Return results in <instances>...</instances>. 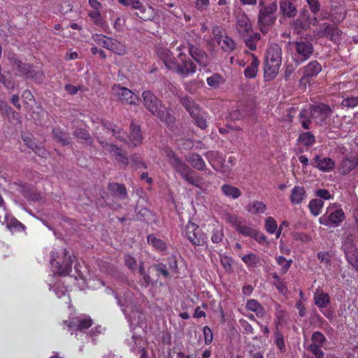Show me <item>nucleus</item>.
I'll return each instance as SVG.
<instances>
[{
	"label": "nucleus",
	"instance_id": "f257e3e1",
	"mask_svg": "<svg viewBox=\"0 0 358 358\" xmlns=\"http://www.w3.org/2000/svg\"><path fill=\"white\" fill-rule=\"evenodd\" d=\"M157 54L167 69L176 72L182 77H187L196 72V66L193 62L182 52L178 54L177 59L167 48L158 49Z\"/></svg>",
	"mask_w": 358,
	"mask_h": 358
},
{
	"label": "nucleus",
	"instance_id": "f03ea898",
	"mask_svg": "<svg viewBox=\"0 0 358 358\" xmlns=\"http://www.w3.org/2000/svg\"><path fill=\"white\" fill-rule=\"evenodd\" d=\"M117 294L115 296L117 303L127 318L131 330L135 329L137 327L138 329H143L145 317L135 303L132 294L130 292H126L122 293H122Z\"/></svg>",
	"mask_w": 358,
	"mask_h": 358
},
{
	"label": "nucleus",
	"instance_id": "7ed1b4c3",
	"mask_svg": "<svg viewBox=\"0 0 358 358\" xmlns=\"http://www.w3.org/2000/svg\"><path fill=\"white\" fill-rule=\"evenodd\" d=\"M282 62V50L278 44H271L265 57L264 75L267 80L273 79L278 73Z\"/></svg>",
	"mask_w": 358,
	"mask_h": 358
},
{
	"label": "nucleus",
	"instance_id": "20e7f679",
	"mask_svg": "<svg viewBox=\"0 0 358 358\" xmlns=\"http://www.w3.org/2000/svg\"><path fill=\"white\" fill-rule=\"evenodd\" d=\"M144 106L154 115L162 122L170 124L173 122L174 117L170 115L166 108L162 105L159 99L150 91H145L142 94Z\"/></svg>",
	"mask_w": 358,
	"mask_h": 358
},
{
	"label": "nucleus",
	"instance_id": "39448f33",
	"mask_svg": "<svg viewBox=\"0 0 358 358\" xmlns=\"http://www.w3.org/2000/svg\"><path fill=\"white\" fill-rule=\"evenodd\" d=\"M167 156L169 157V162L177 172L189 184L194 185L200 189H205L207 187L206 182L199 177L192 174V170L182 162L171 151H167Z\"/></svg>",
	"mask_w": 358,
	"mask_h": 358
},
{
	"label": "nucleus",
	"instance_id": "423d86ee",
	"mask_svg": "<svg viewBox=\"0 0 358 358\" xmlns=\"http://www.w3.org/2000/svg\"><path fill=\"white\" fill-rule=\"evenodd\" d=\"M73 258L64 248L52 251L50 264L53 271L61 275H66L71 271Z\"/></svg>",
	"mask_w": 358,
	"mask_h": 358
},
{
	"label": "nucleus",
	"instance_id": "0eeeda50",
	"mask_svg": "<svg viewBox=\"0 0 358 358\" xmlns=\"http://www.w3.org/2000/svg\"><path fill=\"white\" fill-rule=\"evenodd\" d=\"M345 217L344 211L338 204L329 203L325 213L319 218V222L328 227H337Z\"/></svg>",
	"mask_w": 358,
	"mask_h": 358
},
{
	"label": "nucleus",
	"instance_id": "6e6552de",
	"mask_svg": "<svg viewBox=\"0 0 358 358\" xmlns=\"http://www.w3.org/2000/svg\"><path fill=\"white\" fill-rule=\"evenodd\" d=\"M294 61L299 64L308 59L313 52V44L306 40H299L289 43Z\"/></svg>",
	"mask_w": 358,
	"mask_h": 358
},
{
	"label": "nucleus",
	"instance_id": "1a4fd4ad",
	"mask_svg": "<svg viewBox=\"0 0 358 358\" xmlns=\"http://www.w3.org/2000/svg\"><path fill=\"white\" fill-rule=\"evenodd\" d=\"M106 133L108 135H113L120 140L126 141L127 144L131 146H137L140 145L143 140L140 127L133 123L131 124L130 132L127 136V140L125 139V132L119 127H117L116 129L106 128Z\"/></svg>",
	"mask_w": 358,
	"mask_h": 358
},
{
	"label": "nucleus",
	"instance_id": "9d476101",
	"mask_svg": "<svg viewBox=\"0 0 358 358\" xmlns=\"http://www.w3.org/2000/svg\"><path fill=\"white\" fill-rule=\"evenodd\" d=\"M181 102L193 118L195 124L201 129H205L207 127L206 113L187 96L182 97Z\"/></svg>",
	"mask_w": 358,
	"mask_h": 358
},
{
	"label": "nucleus",
	"instance_id": "9b49d317",
	"mask_svg": "<svg viewBox=\"0 0 358 358\" xmlns=\"http://www.w3.org/2000/svg\"><path fill=\"white\" fill-rule=\"evenodd\" d=\"M94 41L99 45L102 46L119 55H124L127 52L126 45L113 38L102 34L93 35Z\"/></svg>",
	"mask_w": 358,
	"mask_h": 358
},
{
	"label": "nucleus",
	"instance_id": "f8f14e48",
	"mask_svg": "<svg viewBox=\"0 0 358 358\" xmlns=\"http://www.w3.org/2000/svg\"><path fill=\"white\" fill-rule=\"evenodd\" d=\"M276 9L277 4L275 3H273L264 7L259 11L258 23L260 26L262 32L265 33L266 31L265 27L269 26L275 22V17L273 14Z\"/></svg>",
	"mask_w": 358,
	"mask_h": 358
},
{
	"label": "nucleus",
	"instance_id": "ddd939ff",
	"mask_svg": "<svg viewBox=\"0 0 358 358\" xmlns=\"http://www.w3.org/2000/svg\"><path fill=\"white\" fill-rule=\"evenodd\" d=\"M213 38L209 42L210 44H213L214 42H217L220 48L224 51H231L235 48V43L228 36L223 35L222 29L220 27H215L213 29Z\"/></svg>",
	"mask_w": 358,
	"mask_h": 358
},
{
	"label": "nucleus",
	"instance_id": "4468645a",
	"mask_svg": "<svg viewBox=\"0 0 358 358\" xmlns=\"http://www.w3.org/2000/svg\"><path fill=\"white\" fill-rule=\"evenodd\" d=\"M13 66L19 70L22 74L34 78L38 83H42L44 80V75L39 71H36L32 66L27 64H22L20 61L15 58H10Z\"/></svg>",
	"mask_w": 358,
	"mask_h": 358
},
{
	"label": "nucleus",
	"instance_id": "2eb2a0df",
	"mask_svg": "<svg viewBox=\"0 0 358 358\" xmlns=\"http://www.w3.org/2000/svg\"><path fill=\"white\" fill-rule=\"evenodd\" d=\"M310 110L311 120L317 124H322L332 113L330 107L325 104L313 106Z\"/></svg>",
	"mask_w": 358,
	"mask_h": 358
},
{
	"label": "nucleus",
	"instance_id": "dca6fc26",
	"mask_svg": "<svg viewBox=\"0 0 358 358\" xmlns=\"http://www.w3.org/2000/svg\"><path fill=\"white\" fill-rule=\"evenodd\" d=\"M185 235L194 245H201L205 242V236L200 231L198 225L192 222L186 225Z\"/></svg>",
	"mask_w": 358,
	"mask_h": 358
},
{
	"label": "nucleus",
	"instance_id": "f3484780",
	"mask_svg": "<svg viewBox=\"0 0 358 358\" xmlns=\"http://www.w3.org/2000/svg\"><path fill=\"white\" fill-rule=\"evenodd\" d=\"M113 94L121 101L127 104H136L138 97L134 93L127 87L115 85L113 87Z\"/></svg>",
	"mask_w": 358,
	"mask_h": 358
},
{
	"label": "nucleus",
	"instance_id": "a211bd4d",
	"mask_svg": "<svg viewBox=\"0 0 358 358\" xmlns=\"http://www.w3.org/2000/svg\"><path fill=\"white\" fill-rule=\"evenodd\" d=\"M340 35L341 31L337 27L327 23L323 24L314 31V36L318 38L327 37L334 41H338Z\"/></svg>",
	"mask_w": 358,
	"mask_h": 358
},
{
	"label": "nucleus",
	"instance_id": "6ab92c4d",
	"mask_svg": "<svg viewBox=\"0 0 358 358\" xmlns=\"http://www.w3.org/2000/svg\"><path fill=\"white\" fill-rule=\"evenodd\" d=\"M343 248L348 262L355 268H358V253L355 245L350 238H347Z\"/></svg>",
	"mask_w": 358,
	"mask_h": 358
},
{
	"label": "nucleus",
	"instance_id": "aec40b11",
	"mask_svg": "<svg viewBox=\"0 0 358 358\" xmlns=\"http://www.w3.org/2000/svg\"><path fill=\"white\" fill-rule=\"evenodd\" d=\"M236 29L237 31L241 34L243 37H247L248 36H250V34L252 32V24L248 17L244 14H239L237 16V22H236Z\"/></svg>",
	"mask_w": 358,
	"mask_h": 358
},
{
	"label": "nucleus",
	"instance_id": "412c9836",
	"mask_svg": "<svg viewBox=\"0 0 358 358\" xmlns=\"http://www.w3.org/2000/svg\"><path fill=\"white\" fill-rule=\"evenodd\" d=\"M322 71V66L317 61H312L303 67V75L300 83H307L308 79L316 76Z\"/></svg>",
	"mask_w": 358,
	"mask_h": 358
},
{
	"label": "nucleus",
	"instance_id": "4be33fe9",
	"mask_svg": "<svg viewBox=\"0 0 358 358\" xmlns=\"http://www.w3.org/2000/svg\"><path fill=\"white\" fill-rule=\"evenodd\" d=\"M65 324H67V326L71 329H75L76 330L82 332L83 330L89 328L92 322V320L87 316L80 315L77 317L73 318L70 322L65 321Z\"/></svg>",
	"mask_w": 358,
	"mask_h": 358
},
{
	"label": "nucleus",
	"instance_id": "5701e85b",
	"mask_svg": "<svg viewBox=\"0 0 358 358\" xmlns=\"http://www.w3.org/2000/svg\"><path fill=\"white\" fill-rule=\"evenodd\" d=\"M99 142L103 145V148H106L109 152H110L113 155H114L117 160L122 162L124 164H128L129 159L126 157L124 152L117 148L116 145L113 144H109L107 142H104L103 141L99 139Z\"/></svg>",
	"mask_w": 358,
	"mask_h": 358
},
{
	"label": "nucleus",
	"instance_id": "b1692460",
	"mask_svg": "<svg viewBox=\"0 0 358 358\" xmlns=\"http://www.w3.org/2000/svg\"><path fill=\"white\" fill-rule=\"evenodd\" d=\"M0 222L5 224L6 227L11 231H22L24 229V225L18 222L15 218L10 217L7 212L4 213L3 217L0 215Z\"/></svg>",
	"mask_w": 358,
	"mask_h": 358
},
{
	"label": "nucleus",
	"instance_id": "393cba45",
	"mask_svg": "<svg viewBox=\"0 0 358 358\" xmlns=\"http://www.w3.org/2000/svg\"><path fill=\"white\" fill-rule=\"evenodd\" d=\"M189 52L192 58L200 65L202 66H207L208 64V57L204 51L202 50L194 47L193 45H190L189 47Z\"/></svg>",
	"mask_w": 358,
	"mask_h": 358
},
{
	"label": "nucleus",
	"instance_id": "a878e982",
	"mask_svg": "<svg viewBox=\"0 0 358 358\" xmlns=\"http://www.w3.org/2000/svg\"><path fill=\"white\" fill-rule=\"evenodd\" d=\"M306 199V192L303 187L295 186L290 193V201L294 205L302 203Z\"/></svg>",
	"mask_w": 358,
	"mask_h": 358
},
{
	"label": "nucleus",
	"instance_id": "bb28decb",
	"mask_svg": "<svg viewBox=\"0 0 358 358\" xmlns=\"http://www.w3.org/2000/svg\"><path fill=\"white\" fill-rule=\"evenodd\" d=\"M315 166L322 171L329 172L334 168V162L329 157L320 158L316 156L314 159Z\"/></svg>",
	"mask_w": 358,
	"mask_h": 358
},
{
	"label": "nucleus",
	"instance_id": "cd10ccee",
	"mask_svg": "<svg viewBox=\"0 0 358 358\" xmlns=\"http://www.w3.org/2000/svg\"><path fill=\"white\" fill-rule=\"evenodd\" d=\"M314 301L320 308H326L330 303V297L322 289H317L314 293Z\"/></svg>",
	"mask_w": 358,
	"mask_h": 358
},
{
	"label": "nucleus",
	"instance_id": "c85d7f7f",
	"mask_svg": "<svg viewBox=\"0 0 358 358\" xmlns=\"http://www.w3.org/2000/svg\"><path fill=\"white\" fill-rule=\"evenodd\" d=\"M289 320L288 313L282 310L279 305L276 306V313L275 319V325L276 330H279L286 325Z\"/></svg>",
	"mask_w": 358,
	"mask_h": 358
},
{
	"label": "nucleus",
	"instance_id": "c756f323",
	"mask_svg": "<svg viewBox=\"0 0 358 358\" xmlns=\"http://www.w3.org/2000/svg\"><path fill=\"white\" fill-rule=\"evenodd\" d=\"M267 209L266 205L262 201H253L249 203L246 207L248 213L252 215L264 213Z\"/></svg>",
	"mask_w": 358,
	"mask_h": 358
},
{
	"label": "nucleus",
	"instance_id": "7c9ffc66",
	"mask_svg": "<svg viewBox=\"0 0 358 358\" xmlns=\"http://www.w3.org/2000/svg\"><path fill=\"white\" fill-rule=\"evenodd\" d=\"M280 9L282 14L287 17H294L296 14V8L289 0H282Z\"/></svg>",
	"mask_w": 358,
	"mask_h": 358
},
{
	"label": "nucleus",
	"instance_id": "2f4dec72",
	"mask_svg": "<svg viewBox=\"0 0 358 358\" xmlns=\"http://www.w3.org/2000/svg\"><path fill=\"white\" fill-rule=\"evenodd\" d=\"M246 308L249 310L255 312L257 315L259 317H263L266 315L264 308L255 299L248 301Z\"/></svg>",
	"mask_w": 358,
	"mask_h": 358
},
{
	"label": "nucleus",
	"instance_id": "473e14b6",
	"mask_svg": "<svg viewBox=\"0 0 358 358\" xmlns=\"http://www.w3.org/2000/svg\"><path fill=\"white\" fill-rule=\"evenodd\" d=\"M259 62L257 58L252 55V62L249 66H248L244 71L245 76L248 78H254L256 77L258 71V66Z\"/></svg>",
	"mask_w": 358,
	"mask_h": 358
},
{
	"label": "nucleus",
	"instance_id": "72a5a7b5",
	"mask_svg": "<svg viewBox=\"0 0 358 358\" xmlns=\"http://www.w3.org/2000/svg\"><path fill=\"white\" fill-rule=\"evenodd\" d=\"M241 260L248 268L257 267L260 264V258L254 253H250L241 257Z\"/></svg>",
	"mask_w": 358,
	"mask_h": 358
},
{
	"label": "nucleus",
	"instance_id": "f704fd0d",
	"mask_svg": "<svg viewBox=\"0 0 358 358\" xmlns=\"http://www.w3.org/2000/svg\"><path fill=\"white\" fill-rule=\"evenodd\" d=\"M147 241L150 245L159 252H164L166 250V243L161 239L157 238L154 235H149Z\"/></svg>",
	"mask_w": 358,
	"mask_h": 358
},
{
	"label": "nucleus",
	"instance_id": "c9c22d12",
	"mask_svg": "<svg viewBox=\"0 0 358 358\" xmlns=\"http://www.w3.org/2000/svg\"><path fill=\"white\" fill-rule=\"evenodd\" d=\"M323 206V201L318 199H312L308 204L310 211L313 216L319 215L322 212Z\"/></svg>",
	"mask_w": 358,
	"mask_h": 358
},
{
	"label": "nucleus",
	"instance_id": "e433bc0d",
	"mask_svg": "<svg viewBox=\"0 0 358 358\" xmlns=\"http://www.w3.org/2000/svg\"><path fill=\"white\" fill-rule=\"evenodd\" d=\"M136 333H132V335L130 338H127L126 342L129 346L131 350H136L138 348H141L142 346V343L143 341L142 338L139 335H136Z\"/></svg>",
	"mask_w": 358,
	"mask_h": 358
},
{
	"label": "nucleus",
	"instance_id": "4c0bfd02",
	"mask_svg": "<svg viewBox=\"0 0 358 358\" xmlns=\"http://www.w3.org/2000/svg\"><path fill=\"white\" fill-rule=\"evenodd\" d=\"M222 191L226 196L233 199L238 198L241 194L238 188L230 185H224Z\"/></svg>",
	"mask_w": 358,
	"mask_h": 358
},
{
	"label": "nucleus",
	"instance_id": "58836bf2",
	"mask_svg": "<svg viewBox=\"0 0 358 358\" xmlns=\"http://www.w3.org/2000/svg\"><path fill=\"white\" fill-rule=\"evenodd\" d=\"M109 190L113 193L115 196L122 199L126 196L127 192L125 187L122 185L117 183H110L108 185Z\"/></svg>",
	"mask_w": 358,
	"mask_h": 358
},
{
	"label": "nucleus",
	"instance_id": "ea45409f",
	"mask_svg": "<svg viewBox=\"0 0 358 358\" xmlns=\"http://www.w3.org/2000/svg\"><path fill=\"white\" fill-rule=\"evenodd\" d=\"M358 164V158H347L341 163V171L345 174L351 171Z\"/></svg>",
	"mask_w": 358,
	"mask_h": 358
},
{
	"label": "nucleus",
	"instance_id": "a19ab883",
	"mask_svg": "<svg viewBox=\"0 0 358 358\" xmlns=\"http://www.w3.org/2000/svg\"><path fill=\"white\" fill-rule=\"evenodd\" d=\"M222 220L230 224L235 229L238 224L242 222L243 218L238 217L236 214H232L229 213H225L222 215Z\"/></svg>",
	"mask_w": 358,
	"mask_h": 358
},
{
	"label": "nucleus",
	"instance_id": "79ce46f5",
	"mask_svg": "<svg viewBox=\"0 0 358 358\" xmlns=\"http://www.w3.org/2000/svg\"><path fill=\"white\" fill-rule=\"evenodd\" d=\"M236 229L241 234L252 237L255 234V229L252 228L251 227L245 224V220L243 219L242 222L236 227Z\"/></svg>",
	"mask_w": 358,
	"mask_h": 358
},
{
	"label": "nucleus",
	"instance_id": "37998d69",
	"mask_svg": "<svg viewBox=\"0 0 358 358\" xmlns=\"http://www.w3.org/2000/svg\"><path fill=\"white\" fill-rule=\"evenodd\" d=\"M187 160L192 166L198 170H203L205 167V162L199 155H192Z\"/></svg>",
	"mask_w": 358,
	"mask_h": 358
},
{
	"label": "nucleus",
	"instance_id": "c03bdc74",
	"mask_svg": "<svg viewBox=\"0 0 358 358\" xmlns=\"http://www.w3.org/2000/svg\"><path fill=\"white\" fill-rule=\"evenodd\" d=\"M265 229L271 234H277L278 224L275 220L272 217H268L265 220Z\"/></svg>",
	"mask_w": 358,
	"mask_h": 358
},
{
	"label": "nucleus",
	"instance_id": "a18cd8bd",
	"mask_svg": "<svg viewBox=\"0 0 358 358\" xmlns=\"http://www.w3.org/2000/svg\"><path fill=\"white\" fill-rule=\"evenodd\" d=\"M50 289L55 293L58 298L66 296L67 288L59 282H57L55 285H51V282L49 283Z\"/></svg>",
	"mask_w": 358,
	"mask_h": 358
},
{
	"label": "nucleus",
	"instance_id": "49530a36",
	"mask_svg": "<svg viewBox=\"0 0 358 358\" xmlns=\"http://www.w3.org/2000/svg\"><path fill=\"white\" fill-rule=\"evenodd\" d=\"M298 141L304 145L308 146L314 143L315 137L310 132H304L299 136Z\"/></svg>",
	"mask_w": 358,
	"mask_h": 358
},
{
	"label": "nucleus",
	"instance_id": "de8ad7c7",
	"mask_svg": "<svg viewBox=\"0 0 358 358\" xmlns=\"http://www.w3.org/2000/svg\"><path fill=\"white\" fill-rule=\"evenodd\" d=\"M224 82V79L218 74H214L207 78L208 85L213 88H217Z\"/></svg>",
	"mask_w": 358,
	"mask_h": 358
},
{
	"label": "nucleus",
	"instance_id": "09e8293b",
	"mask_svg": "<svg viewBox=\"0 0 358 358\" xmlns=\"http://www.w3.org/2000/svg\"><path fill=\"white\" fill-rule=\"evenodd\" d=\"M343 107L348 108H354L358 106V96H348L343 99L341 102Z\"/></svg>",
	"mask_w": 358,
	"mask_h": 358
},
{
	"label": "nucleus",
	"instance_id": "8fccbe9b",
	"mask_svg": "<svg viewBox=\"0 0 358 358\" xmlns=\"http://www.w3.org/2000/svg\"><path fill=\"white\" fill-rule=\"evenodd\" d=\"M24 142L26 143V145L32 149L36 154H38L40 156L45 157V150L44 149H42L38 146L34 145V142L31 138L29 137H24L23 138Z\"/></svg>",
	"mask_w": 358,
	"mask_h": 358
},
{
	"label": "nucleus",
	"instance_id": "3c124183",
	"mask_svg": "<svg viewBox=\"0 0 358 358\" xmlns=\"http://www.w3.org/2000/svg\"><path fill=\"white\" fill-rule=\"evenodd\" d=\"M52 133L57 140L62 144L66 145L69 143L67 135L65 133H63L59 129H53Z\"/></svg>",
	"mask_w": 358,
	"mask_h": 358
},
{
	"label": "nucleus",
	"instance_id": "603ef678",
	"mask_svg": "<svg viewBox=\"0 0 358 358\" xmlns=\"http://www.w3.org/2000/svg\"><path fill=\"white\" fill-rule=\"evenodd\" d=\"M274 338L275 343L276 346L279 348V350H280L281 351L285 350V345L284 343V338L279 330H275L274 334Z\"/></svg>",
	"mask_w": 358,
	"mask_h": 358
},
{
	"label": "nucleus",
	"instance_id": "864d4df0",
	"mask_svg": "<svg viewBox=\"0 0 358 358\" xmlns=\"http://www.w3.org/2000/svg\"><path fill=\"white\" fill-rule=\"evenodd\" d=\"M248 36L250 38L245 39V44L250 50H255L256 48L255 41H257L260 38V35L259 34L255 33L252 35L250 34V36Z\"/></svg>",
	"mask_w": 358,
	"mask_h": 358
},
{
	"label": "nucleus",
	"instance_id": "5fc2aeb1",
	"mask_svg": "<svg viewBox=\"0 0 358 358\" xmlns=\"http://www.w3.org/2000/svg\"><path fill=\"white\" fill-rule=\"evenodd\" d=\"M311 340V344H315L322 346L325 341V337L322 333L316 331L313 334Z\"/></svg>",
	"mask_w": 358,
	"mask_h": 358
},
{
	"label": "nucleus",
	"instance_id": "6e6d98bb",
	"mask_svg": "<svg viewBox=\"0 0 358 358\" xmlns=\"http://www.w3.org/2000/svg\"><path fill=\"white\" fill-rule=\"evenodd\" d=\"M276 261L279 265L282 266V273H285L290 267L292 262V260H287L285 257L279 256L276 258Z\"/></svg>",
	"mask_w": 358,
	"mask_h": 358
},
{
	"label": "nucleus",
	"instance_id": "4d7b16f0",
	"mask_svg": "<svg viewBox=\"0 0 358 358\" xmlns=\"http://www.w3.org/2000/svg\"><path fill=\"white\" fill-rule=\"evenodd\" d=\"M99 9H96L92 10L89 13L90 17L94 20V22L97 25H101L103 24V20L101 17V13L99 10Z\"/></svg>",
	"mask_w": 358,
	"mask_h": 358
},
{
	"label": "nucleus",
	"instance_id": "13d9d810",
	"mask_svg": "<svg viewBox=\"0 0 358 358\" xmlns=\"http://www.w3.org/2000/svg\"><path fill=\"white\" fill-rule=\"evenodd\" d=\"M203 333L204 336V341L206 345L211 343L213 339V335L211 329L208 327H204L203 329Z\"/></svg>",
	"mask_w": 358,
	"mask_h": 358
},
{
	"label": "nucleus",
	"instance_id": "bf43d9fd",
	"mask_svg": "<svg viewBox=\"0 0 358 358\" xmlns=\"http://www.w3.org/2000/svg\"><path fill=\"white\" fill-rule=\"evenodd\" d=\"M309 350L316 358H322L324 356V353L320 349V346L318 345L310 344L309 346Z\"/></svg>",
	"mask_w": 358,
	"mask_h": 358
},
{
	"label": "nucleus",
	"instance_id": "052dcab7",
	"mask_svg": "<svg viewBox=\"0 0 358 358\" xmlns=\"http://www.w3.org/2000/svg\"><path fill=\"white\" fill-rule=\"evenodd\" d=\"M87 287L93 289H98L104 285L102 280L99 279L90 278L87 282Z\"/></svg>",
	"mask_w": 358,
	"mask_h": 358
},
{
	"label": "nucleus",
	"instance_id": "680f3d73",
	"mask_svg": "<svg viewBox=\"0 0 358 358\" xmlns=\"http://www.w3.org/2000/svg\"><path fill=\"white\" fill-rule=\"evenodd\" d=\"M120 3L126 6H131L135 9H139L141 3L138 0H120Z\"/></svg>",
	"mask_w": 358,
	"mask_h": 358
},
{
	"label": "nucleus",
	"instance_id": "e2e57ef3",
	"mask_svg": "<svg viewBox=\"0 0 358 358\" xmlns=\"http://www.w3.org/2000/svg\"><path fill=\"white\" fill-rule=\"evenodd\" d=\"M315 195L322 199L329 200L332 199V196L329 192L324 189H320L316 191Z\"/></svg>",
	"mask_w": 358,
	"mask_h": 358
},
{
	"label": "nucleus",
	"instance_id": "0e129e2a",
	"mask_svg": "<svg viewBox=\"0 0 358 358\" xmlns=\"http://www.w3.org/2000/svg\"><path fill=\"white\" fill-rule=\"evenodd\" d=\"M223 238V233L222 229H216L213 231V234L211 237V240L213 243H220L222 241Z\"/></svg>",
	"mask_w": 358,
	"mask_h": 358
},
{
	"label": "nucleus",
	"instance_id": "69168bd1",
	"mask_svg": "<svg viewBox=\"0 0 358 358\" xmlns=\"http://www.w3.org/2000/svg\"><path fill=\"white\" fill-rule=\"evenodd\" d=\"M125 264L131 270L135 269L137 266L136 259L131 255L125 256Z\"/></svg>",
	"mask_w": 358,
	"mask_h": 358
},
{
	"label": "nucleus",
	"instance_id": "338daca9",
	"mask_svg": "<svg viewBox=\"0 0 358 358\" xmlns=\"http://www.w3.org/2000/svg\"><path fill=\"white\" fill-rule=\"evenodd\" d=\"M311 11L316 13L319 11L320 5L317 0H306Z\"/></svg>",
	"mask_w": 358,
	"mask_h": 358
},
{
	"label": "nucleus",
	"instance_id": "774afa93",
	"mask_svg": "<svg viewBox=\"0 0 358 358\" xmlns=\"http://www.w3.org/2000/svg\"><path fill=\"white\" fill-rule=\"evenodd\" d=\"M196 7L200 10H206L210 5V0H196Z\"/></svg>",
	"mask_w": 358,
	"mask_h": 358
}]
</instances>
